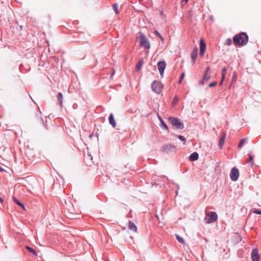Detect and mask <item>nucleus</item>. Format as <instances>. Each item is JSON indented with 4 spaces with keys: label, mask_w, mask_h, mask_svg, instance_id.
Instances as JSON below:
<instances>
[{
    "label": "nucleus",
    "mask_w": 261,
    "mask_h": 261,
    "mask_svg": "<svg viewBox=\"0 0 261 261\" xmlns=\"http://www.w3.org/2000/svg\"><path fill=\"white\" fill-rule=\"evenodd\" d=\"M248 41V37L246 33H241L237 34L233 37V42L236 45H243Z\"/></svg>",
    "instance_id": "f257e3e1"
},
{
    "label": "nucleus",
    "mask_w": 261,
    "mask_h": 261,
    "mask_svg": "<svg viewBox=\"0 0 261 261\" xmlns=\"http://www.w3.org/2000/svg\"><path fill=\"white\" fill-rule=\"evenodd\" d=\"M138 34L141 45L146 49H149L150 45L148 39L141 32H139Z\"/></svg>",
    "instance_id": "f03ea898"
},
{
    "label": "nucleus",
    "mask_w": 261,
    "mask_h": 261,
    "mask_svg": "<svg viewBox=\"0 0 261 261\" xmlns=\"http://www.w3.org/2000/svg\"><path fill=\"white\" fill-rule=\"evenodd\" d=\"M218 216L215 212L206 213L204 220L207 223H211L217 220Z\"/></svg>",
    "instance_id": "7ed1b4c3"
},
{
    "label": "nucleus",
    "mask_w": 261,
    "mask_h": 261,
    "mask_svg": "<svg viewBox=\"0 0 261 261\" xmlns=\"http://www.w3.org/2000/svg\"><path fill=\"white\" fill-rule=\"evenodd\" d=\"M169 121L172 126H175L176 128L182 129L184 127L183 123L176 118L170 117L169 118Z\"/></svg>",
    "instance_id": "20e7f679"
},
{
    "label": "nucleus",
    "mask_w": 261,
    "mask_h": 261,
    "mask_svg": "<svg viewBox=\"0 0 261 261\" xmlns=\"http://www.w3.org/2000/svg\"><path fill=\"white\" fill-rule=\"evenodd\" d=\"M163 87V85L159 81H154L151 84V89L154 92L160 94Z\"/></svg>",
    "instance_id": "39448f33"
},
{
    "label": "nucleus",
    "mask_w": 261,
    "mask_h": 261,
    "mask_svg": "<svg viewBox=\"0 0 261 261\" xmlns=\"http://www.w3.org/2000/svg\"><path fill=\"white\" fill-rule=\"evenodd\" d=\"M239 175L240 173L238 169L235 167H233L231 169L230 173V177L232 181H237L239 177Z\"/></svg>",
    "instance_id": "423d86ee"
},
{
    "label": "nucleus",
    "mask_w": 261,
    "mask_h": 261,
    "mask_svg": "<svg viewBox=\"0 0 261 261\" xmlns=\"http://www.w3.org/2000/svg\"><path fill=\"white\" fill-rule=\"evenodd\" d=\"M158 70L162 77H163L164 72L166 67V64L165 61H160L157 64Z\"/></svg>",
    "instance_id": "0eeeda50"
},
{
    "label": "nucleus",
    "mask_w": 261,
    "mask_h": 261,
    "mask_svg": "<svg viewBox=\"0 0 261 261\" xmlns=\"http://www.w3.org/2000/svg\"><path fill=\"white\" fill-rule=\"evenodd\" d=\"M259 255L257 249L255 248L252 250L251 259L252 261H259Z\"/></svg>",
    "instance_id": "6e6552de"
},
{
    "label": "nucleus",
    "mask_w": 261,
    "mask_h": 261,
    "mask_svg": "<svg viewBox=\"0 0 261 261\" xmlns=\"http://www.w3.org/2000/svg\"><path fill=\"white\" fill-rule=\"evenodd\" d=\"M198 48L197 47H195L193 49L192 52L191 53V57L193 64H194V63L195 62V60L198 55Z\"/></svg>",
    "instance_id": "1a4fd4ad"
},
{
    "label": "nucleus",
    "mask_w": 261,
    "mask_h": 261,
    "mask_svg": "<svg viewBox=\"0 0 261 261\" xmlns=\"http://www.w3.org/2000/svg\"><path fill=\"white\" fill-rule=\"evenodd\" d=\"M208 70L209 68H207L205 73L204 74L202 79L200 81V84L201 85H203L210 79V75L207 74V71H208Z\"/></svg>",
    "instance_id": "9d476101"
},
{
    "label": "nucleus",
    "mask_w": 261,
    "mask_h": 261,
    "mask_svg": "<svg viewBox=\"0 0 261 261\" xmlns=\"http://www.w3.org/2000/svg\"><path fill=\"white\" fill-rule=\"evenodd\" d=\"M206 49V44L203 39L200 40V54L201 56H203Z\"/></svg>",
    "instance_id": "9b49d317"
},
{
    "label": "nucleus",
    "mask_w": 261,
    "mask_h": 261,
    "mask_svg": "<svg viewBox=\"0 0 261 261\" xmlns=\"http://www.w3.org/2000/svg\"><path fill=\"white\" fill-rule=\"evenodd\" d=\"M16 189L15 190V192H14V195H13L12 196V199L13 200V201L17 204H18V205H19L20 206H21L23 210H25V207H24V205L21 203L19 200L16 198Z\"/></svg>",
    "instance_id": "f8f14e48"
},
{
    "label": "nucleus",
    "mask_w": 261,
    "mask_h": 261,
    "mask_svg": "<svg viewBox=\"0 0 261 261\" xmlns=\"http://www.w3.org/2000/svg\"><path fill=\"white\" fill-rule=\"evenodd\" d=\"M226 134L225 133H223L221 135V137L220 139L219 146L221 148L224 143L225 139L226 137Z\"/></svg>",
    "instance_id": "ddd939ff"
},
{
    "label": "nucleus",
    "mask_w": 261,
    "mask_h": 261,
    "mask_svg": "<svg viewBox=\"0 0 261 261\" xmlns=\"http://www.w3.org/2000/svg\"><path fill=\"white\" fill-rule=\"evenodd\" d=\"M128 227L129 230L134 232H137V227L133 222L129 221Z\"/></svg>",
    "instance_id": "4468645a"
},
{
    "label": "nucleus",
    "mask_w": 261,
    "mask_h": 261,
    "mask_svg": "<svg viewBox=\"0 0 261 261\" xmlns=\"http://www.w3.org/2000/svg\"><path fill=\"white\" fill-rule=\"evenodd\" d=\"M109 123L112 125L113 127H115L116 126V122L114 120V116L113 114H111L109 118Z\"/></svg>",
    "instance_id": "2eb2a0df"
},
{
    "label": "nucleus",
    "mask_w": 261,
    "mask_h": 261,
    "mask_svg": "<svg viewBox=\"0 0 261 261\" xmlns=\"http://www.w3.org/2000/svg\"><path fill=\"white\" fill-rule=\"evenodd\" d=\"M198 154L196 152H194L190 155L189 159L191 161H196L198 159Z\"/></svg>",
    "instance_id": "dca6fc26"
},
{
    "label": "nucleus",
    "mask_w": 261,
    "mask_h": 261,
    "mask_svg": "<svg viewBox=\"0 0 261 261\" xmlns=\"http://www.w3.org/2000/svg\"><path fill=\"white\" fill-rule=\"evenodd\" d=\"M143 60L142 59V60H140L138 63H137V65H136V70L139 71L141 69V68L142 66V65L143 64Z\"/></svg>",
    "instance_id": "f3484780"
},
{
    "label": "nucleus",
    "mask_w": 261,
    "mask_h": 261,
    "mask_svg": "<svg viewBox=\"0 0 261 261\" xmlns=\"http://www.w3.org/2000/svg\"><path fill=\"white\" fill-rule=\"evenodd\" d=\"M63 95L61 93L59 92L58 93V100L59 102L60 106H62V100H63Z\"/></svg>",
    "instance_id": "a211bd4d"
},
{
    "label": "nucleus",
    "mask_w": 261,
    "mask_h": 261,
    "mask_svg": "<svg viewBox=\"0 0 261 261\" xmlns=\"http://www.w3.org/2000/svg\"><path fill=\"white\" fill-rule=\"evenodd\" d=\"M176 238L177 241L181 244H184L185 243L184 239L178 234H176Z\"/></svg>",
    "instance_id": "6ab92c4d"
},
{
    "label": "nucleus",
    "mask_w": 261,
    "mask_h": 261,
    "mask_svg": "<svg viewBox=\"0 0 261 261\" xmlns=\"http://www.w3.org/2000/svg\"><path fill=\"white\" fill-rule=\"evenodd\" d=\"M178 102V98L177 96H175L173 98L172 102V106L174 107L175 105Z\"/></svg>",
    "instance_id": "aec40b11"
},
{
    "label": "nucleus",
    "mask_w": 261,
    "mask_h": 261,
    "mask_svg": "<svg viewBox=\"0 0 261 261\" xmlns=\"http://www.w3.org/2000/svg\"><path fill=\"white\" fill-rule=\"evenodd\" d=\"M246 139H242L240 143H239V144L238 145V147L239 148H241L244 144V143L246 142Z\"/></svg>",
    "instance_id": "412c9836"
},
{
    "label": "nucleus",
    "mask_w": 261,
    "mask_h": 261,
    "mask_svg": "<svg viewBox=\"0 0 261 261\" xmlns=\"http://www.w3.org/2000/svg\"><path fill=\"white\" fill-rule=\"evenodd\" d=\"M154 34H155L156 36H158V37H159L161 39V41L163 42V41H164V39L163 38V37H162V36H161V34L158 32V31H155L154 32Z\"/></svg>",
    "instance_id": "4be33fe9"
},
{
    "label": "nucleus",
    "mask_w": 261,
    "mask_h": 261,
    "mask_svg": "<svg viewBox=\"0 0 261 261\" xmlns=\"http://www.w3.org/2000/svg\"><path fill=\"white\" fill-rule=\"evenodd\" d=\"M118 5L117 4H114L113 5V9L116 14L118 13Z\"/></svg>",
    "instance_id": "5701e85b"
},
{
    "label": "nucleus",
    "mask_w": 261,
    "mask_h": 261,
    "mask_svg": "<svg viewBox=\"0 0 261 261\" xmlns=\"http://www.w3.org/2000/svg\"><path fill=\"white\" fill-rule=\"evenodd\" d=\"M231 43L232 41L231 39L230 38L227 39L225 41V44L228 45H230V44H231Z\"/></svg>",
    "instance_id": "b1692460"
},
{
    "label": "nucleus",
    "mask_w": 261,
    "mask_h": 261,
    "mask_svg": "<svg viewBox=\"0 0 261 261\" xmlns=\"http://www.w3.org/2000/svg\"><path fill=\"white\" fill-rule=\"evenodd\" d=\"M253 156L251 154H249L248 162L250 163H251L253 162Z\"/></svg>",
    "instance_id": "393cba45"
},
{
    "label": "nucleus",
    "mask_w": 261,
    "mask_h": 261,
    "mask_svg": "<svg viewBox=\"0 0 261 261\" xmlns=\"http://www.w3.org/2000/svg\"><path fill=\"white\" fill-rule=\"evenodd\" d=\"M25 248H27V250H28L31 253H33V248L28 246H26Z\"/></svg>",
    "instance_id": "a878e982"
},
{
    "label": "nucleus",
    "mask_w": 261,
    "mask_h": 261,
    "mask_svg": "<svg viewBox=\"0 0 261 261\" xmlns=\"http://www.w3.org/2000/svg\"><path fill=\"white\" fill-rule=\"evenodd\" d=\"M216 84H217V82H213V83H210L209 84L208 86L210 87H214V86H216Z\"/></svg>",
    "instance_id": "bb28decb"
},
{
    "label": "nucleus",
    "mask_w": 261,
    "mask_h": 261,
    "mask_svg": "<svg viewBox=\"0 0 261 261\" xmlns=\"http://www.w3.org/2000/svg\"><path fill=\"white\" fill-rule=\"evenodd\" d=\"M226 68L225 67H224L223 69H222V74H226Z\"/></svg>",
    "instance_id": "cd10ccee"
},
{
    "label": "nucleus",
    "mask_w": 261,
    "mask_h": 261,
    "mask_svg": "<svg viewBox=\"0 0 261 261\" xmlns=\"http://www.w3.org/2000/svg\"><path fill=\"white\" fill-rule=\"evenodd\" d=\"M178 138L180 140H181V141H185V137H184V136H182L179 135V136H178Z\"/></svg>",
    "instance_id": "c85d7f7f"
},
{
    "label": "nucleus",
    "mask_w": 261,
    "mask_h": 261,
    "mask_svg": "<svg viewBox=\"0 0 261 261\" xmlns=\"http://www.w3.org/2000/svg\"><path fill=\"white\" fill-rule=\"evenodd\" d=\"M225 74H222V77H221V83H220V84H222L223 81L225 79Z\"/></svg>",
    "instance_id": "c756f323"
},
{
    "label": "nucleus",
    "mask_w": 261,
    "mask_h": 261,
    "mask_svg": "<svg viewBox=\"0 0 261 261\" xmlns=\"http://www.w3.org/2000/svg\"><path fill=\"white\" fill-rule=\"evenodd\" d=\"M254 213L256 214L261 215V211L259 210H255Z\"/></svg>",
    "instance_id": "7c9ffc66"
},
{
    "label": "nucleus",
    "mask_w": 261,
    "mask_h": 261,
    "mask_svg": "<svg viewBox=\"0 0 261 261\" xmlns=\"http://www.w3.org/2000/svg\"><path fill=\"white\" fill-rule=\"evenodd\" d=\"M188 1H189V0H182V1H181V4H182V5H184V4H186V3L188 2Z\"/></svg>",
    "instance_id": "2f4dec72"
},
{
    "label": "nucleus",
    "mask_w": 261,
    "mask_h": 261,
    "mask_svg": "<svg viewBox=\"0 0 261 261\" xmlns=\"http://www.w3.org/2000/svg\"><path fill=\"white\" fill-rule=\"evenodd\" d=\"M185 77V73H182L181 75H180V79L181 80H183V79Z\"/></svg>",
    "instance_id": "473e14b6"
},
{
    "label": "nucleus",
    "mask_w": 261,
    "mask_h": 261,
    "mask_svg": "<svg viewBox=\"0 0 261 261\" xmlns=\"http://www.w3.org/2000/svg\"><path fill=\"white\" fill-rule=\"evenodd\" d=\"M3 199L2 198L0 197V202L3 203Z\"/></svg>",
    "instance_id": "72a5a7b5"
},
{
    "label": "nucleus",
    "mask_w": 261,
    "mask_h": 261,
    "mask_svg": "<svg viewBox=\"0 0 261 261\" xmlns=\"http://www.w3.org/2000/svg\"><path fill=\"white\" fill-rule=\"evenodd\" d=\"M4 170V169L0 167V172H3Z\"/></svg>",
    "instance_id": "f704fd0d"
},
{
    "label": "nucleus",
    "mask_w": 261,
    "mask_h": 261,
    "mask_svg": "<svg viewBox=\"0 0 261 261\" xmlns=\"http://www.w3.org/2000/svg\"><path fill=\"white\" fill-rule=\"evenodd\" d=\"M163 125H164V127H165L166 128H167V129L168 128V127H167V125L166 124L163 123Z\"/></svg>",
    "instance_id": "c9c22d12"
},
{
    "label": "nucleus",
    "mask_w": 261,
    "mask_h": 261,
    "mask_svg": "<svg viewBox=\"0 0 261 261\" xmlns=\"http://www.w3.org/2000/svg\"><path fill=\"white\" fill-rule=\"evenodd\" d=\"M34 255H37V253L34 250Z\"/></svg>",
    "instance_id": "e433bc0d"
},
{
    "label": "nucleus",
    "mask_w": 261,
    "mask_h": 261,
    "mask_svg": "<svg viewBox=\"0 0 261 261\" xmlns=\"http://www.w3.org/2000/svg\"><path fill=\"white\" fill-rule=\"evenodd\" d=\"M182 80H181L180 79H179V84H181Z\"/></svg>",
    "instance_id": "4c0bfd02"
},
{
    "label": "nucleus",
    "mask_w": 261,
    "mask_h": 261,
    "mask_svg": "<svg viewBox=\"0 0 261 261\" xmlns=\"http://www.w3.org/2000/svg\"><path fill=\"white\" fill-rule=\"evenodd\" d=\"M30 96V97H31V99H32L33 100L32 97L31 96Z\"/></svg>",
    "instance_id": "58836bf2"
}]
</instances>
